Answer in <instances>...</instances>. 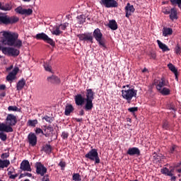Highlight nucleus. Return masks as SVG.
<instances>
[{
	"mask_svg": "<svg viewBox=\"0 0 181 181\" xmlns=\"http://www.w3.org/2000/svg\"><path fill=\"white\" fill-rule=\"evenodd\" d=\"M74 100L76 105L78 106L83 105L86 101V98H84L81 94H77Z\"/></svg>",
	"mask_w": 181,
	"mask_h": 181,
	"instance_id": "obj_22",
	"label": "nucleus"
},
{
	"mask_svg": "<svg viewBox=\"0 0 181 181\" xmlns=\"http://www.w3.org/2000/svg\"><path fill=\"white\" fill-rule=\"evenodd\" d=\"M28 140L31 146H36L37 144V136L35 133L30 132L28 136Z\"/></svg>",
	"mask_w": 181,
	"mask_h": 181,
	"instance_id": "obj_16",
	"label": "nucleus"
},
{
	"mask_svg": "<svg viewBox=\"0 0 181 181\" xmlns=\"http://www.w3.org/2000/svg\"><path fill=\"white\" fill-rule=\"evenodd\" d=\"M180 166H181V161L174 165V168H180Z\"/></svg>",
	"mask_w": 181,
	"mask_h": 181,
	"instance_id": "obj_57",
	"label": "nucleus"
},
{
	"mask_svg": "<svg viewBox=\"0 0 181 181\" xmlns=\"http://www.w3.org/2000/svg\"><path fill=\"white\" fill-rule=\"evenodd\" d=\"M129 112H132V114H135L138 111V107H129L128 108Z\"/></svg>",
	"mask_w": 181,
	"mask_h": 181,
	"instance_id": "obj_47",
	"label": "nucleus"
},
{
	"mask_svg": "<svg viewBox=\"0 0 181 181\" xmlns=\"http://www.w3.org/2000/svg\"><path fill=\"white\" fill-rule=\"evenodd\" d=\"M35 134L36 135H39L40 134H42V135H43V134H45V132L42 129L37 127L35 129Z\"/></svg>",
	"mask_w": 181,
	"mask_h": 181,
	"instance_id": "obj_48",
	"label": "nucleus"
},
{
	"mask_svg": "<svg viewBox=\"0 0 181 181\" xmlns=\"http://www.w3.org/2000/svg\"><path fill=\"white\" fill-rule=\"evenodd\" d=\"M5 95H6V93L5 92H2L1 94H0V97L1 98H4V97H5Z\"/></svg>",
	"mask_w": 181,
	"mask_h": 181,
	"instance_id": "obj_60",
	"label": "nucleus"
},
{
	"mask_svg": "<svg viewBox=\"0 0 181 181\" xmlns=\"http://www.w3.org/2000/svg\"><path fill=\"white\" fill-rule=\"evenodd\" d=\"M32 177V173H21L20 175L19 179H22V177Z\"/></svg>",
	"mask_w": 181,
	"mask_h": 181,
	"instance_id": "obj_46",
	"label": "nucleus"
},
{
	"mask_svg": "<svg viewBox=\"0 0 181 181\" xmlns=\"http://www.w3.org/2000/svg\"><path fill=\"white\" fill-rule=\"evenodd\" d=\"M157 43H158L159 49H160L162 50V52H169L170 50V49H169L168 45H166V44H164L163 42H162L160 40H157Z\"/></svg>",
	"mask_w": 181,
	"mask_h": 181,
	"instance_id": "obj_24",
	"label": "nucleus"
},
{
	"mask_svg": "<svg viewBox=\"0 0 181 181\" xmlns=\"http://www.w3.org/2000/svg\"><path fill=\"white\" fill-rule=\"evenodd\" d=\"M94 100V91L93 89H86V98H85L86 104L83 106L86 111H91L94 108L93 100Z\"/></svg>",
	"mask_w": 181,
	"mask_h": 181,
	"instance_id": "obj_3",
	"label": "nucleus"
},
{
	"mask_svg": "<svg viewBox=\"0 0 181 181\" xmlns=\"http://www.w3.org/2000/svg\"><path fill=\"white\" fill-rule=\"evenodd\" d=\"M79 115L83 116L84 115V110H81V111H79Z\"/></svg>",
	"mask_w": 181,
	"mask_h": 181,
	"instance_id": "obj_63",
	"label": "nucleus"
},
{
	"mask_svg": "<svg viewBox=\"0 0 181 181\" xmlns=\"http://www.w3.org/2000/svg\"><path fill=\"white\" fill-rule=\"evenodd\" d=\"M52 35H55V36H60L62 33H63V31L60 30V26L56 25L53 31H52Z\"/></svg>",
	"mask_w": 181,
	"mask_h": 181,
	"instance_id": "obj_30",
	"label": "nucleus"
},
{
	"mask_svg": "<svg viewBox=\"0 0 181 181\" xmlns=\"http://www.w3.org/2000/svg\"><path fill=\"white\" fill-rule=\"evenodd\" d=\"M161 173L163 175H168V173H169V169H168L167 168L161 169Z\"/></svg>",
	"mask_w": 181,
	"mask_h": 181,
	"instance_id": "obj_53",
	"label": "nucleus"
},
{
	"mask_svg": "<svg viewBox=\"0 0 181 181\" xmlns=\"http://www.w3.org/2000/svg\"><path fill=\"white\" fill-rule=\"evenodd\" d=\"M72 180L81 181V175L79 173H74L72 175Z\"/></svg>",
	"mask_w": 181,
	"mask_h": 181,
	"instance_id": "obj_39",
	"label": "nucleus"
},
{
	"mask_svg": "<svg viewBox=\"0 0 181 181\" xmlns=\"http://www.w3.org/2000/svg\"><path fill=\"white\" fill-rule=\"evenodd\" d=\"M125 12H126V18H129L134 12H135V8H134L133 5L128 3L125 7Z\"/></svg>",
	"mask_w": 181,
	"mask_h": 181,
	"instance_id": "obj_20",
	"label": "nucleus"
},
{
	"mask_svg": "<svg viewBox=\"0 0 181 181\" xmlns=\"http://www.w3.org/2000/svg\"><path fill=\"white\" fill-rule=\"evenodd\" d=\"M13 69V65H11L8 68H7L6 70H7V71H11V70Z\"/></svg>",
	"mask_w": 181,
	"mask_h": 181,
	"instance_id": "obj_62",
	"label": "nucleus"
},
{
	"mask_svg": "<svg viewBox=\"0 0 181 181\" xmlns=\"http://www.w3.org/2000/svg\"><path fill=\"white\" fill-rule=\"evenodd\" d=\"M19 72V68L18 67H15L13 71L10 73H12L13 75H14L15 76H16V75L18 74V73Z\"/></svg>",
	"mask_w": 181,
	"mask_h": 181,
	"instance_id": "obj_50",
	"label": "nucleus"
},
{
	"mask_svg": "<svg viewBox=\"0 0 181 181\" xmlns=\"http://www.w3.org/2000/svg\"><path fill=\"white\" fill-rule=\"evenodd\" d=\"M35 39L37 40H43L46 43H48V45H50V46L54 47L56 45V42L53 40V39L49 37L45 33H38L35 35Z\"/></svg>",
	"mask_w": 181,
	"mask_h": 181,
	"instance_id": "obj_10",
	"label": "nucleus"
},
{
	"mask_svg": "<svg viewBox=\"0 0 181 181\" xmlns=\"http://www.w3.org/2000/svg\"><path fill=\"white\" fill-rule=\"evenodd\" d=\"M77 19L79 25H83V23H86V16L83 14L78 16Z\"/></svg>",
	"mask_w": 181,
	"mask_h": 181,
	"instance_id": "obj_34",
	"label": "nucleus"
},
{
	"mask_svg": "<svg viewBox=\"0 0 181 181\" xmlns=\"http://www.w3.org/2000/svg\"><path fill=\"white\" fill-rule=\"evenodd\" d=\"M100 4L105 8H118V2L115 0H100Z\"/></svg>",
	"mask_w": 181,
	"mask_h": 181,
	"instance_id": "obj_12",
	"label": "nucleus"
},
{
	"mask_svg": "<svg viewBox=\"0 0 181 181\" xmlns=\"http://www.w3.org/2000/svg\"><path fill=\"white\" fill-rule=\"evenodd\" d=\"M75 121H76V122H83V118H81V119L75 118Z\"/></svg>",
	"mask_w": 181,
	"mask_h": 181,
	"instance_id": "obj_61",
	"label": "nucleus"
},
{
	"mask_svg": "<svg viewBox=\"0 0 181 181\" xmlns=\"http://www.w3.org/2000/svg\"><path fill=\"white\" fill-rule=\"evenodd\" d=\"M173 6H177L181 9V0H169Z\"/></svg>",
	"mask_w": 181,
	"mask_h": 181,
	"instance_id": "obj_33",
	"label": "nucleus"
},
{
	"mask_svg": "<svg viewBox=\"0 0 181 181\" xmlns=\"http://www.w3.org/2000/svg\"><path fill=\"white\" fill-rule=\"evenodd\" d=\"M158 91L163 95H169V94H170V90L168 88H163V89H160V90Z\"/></svg>",
	"mask_w": 181,
	"mask_h": 181,
	"instance_id": "obj_36",
	"label": "nucleus"
},
{
	"mask_svg": "<svg viewBox=\"0 0 181 181\" xmlns=\"http://www.w3.org/2000/svg\"><path fill=\"white\" fill-rule=\"evenodd\" d=\"M169 86V81H166L165 79V77L161 78V81H159L158 84L156 85V88L158 91H160L162 90V87L168 86Z\"/></svg>",
	"mask_w": 181,
	"mask_h": 181,
	"instance_id": "obj_21",
	"label": "nucleus"
},
{
	"mask_svg": "<svg viewBox=\"0 0 181 181\" xmlns=\"http://www.w3.org/2000/svg\"><path fill=\"white\" fill-rule=\"evenodd\" d=\"M18 174H16V175H11L9 176V179H16V177H18Z\"/></svg>",
	"mask_w": 181,
	"mask_h": 181,
	"instance_id": "obj_56",
	"label": "nucleus"
},
{
	"mask_svg": "<svg viewBox=\"0 0 181 181\" xmlns=\"http://www.w3.org/2000/svg\"><path fill=\"white\" fill-rule=\"evenodd\" d=\"M107 26L112 30H117V29H118V23H117V21H115V20H110Z\"/></svg>",
	"mask_w": 181,
	"mask_h": 181,
	"instance_id": "obj_26",
	"label": "nucleus"
},
{
	"mask_svg": "<svg viewBox=\"0 0 181 181\" xmlns=\"http://www.w3.org/2000/svg\"><path fill=\"white\" fill-rule=\"evenodd\" d=\"M11 165V161L9 160H1L0 159V168L4 169V168H8Z\"/></svg>",
	"mask_w": 181,
	"mask_h": 181,
	"instance_id": "obj_31",
	"label": "nucleus"
},
{
	"mask_svg": "<svg viewBox=\"0 0 181 181\" xmlns=\"http://www.w3.org/2000/svg\"><path fill=\"white\" fill-rule=\"evenodd\" d=\"M58 26H59V29L61 28L62 30H66V29H67V26H69V23H64L59 25Z\"/></svg>",
	"mask_w": 181,
	"mask_h": 181,
	"instance_id": "obj_44",
	"label": "nucleus"
},
{
	"mask_svg": "<svg viewBox=\"0 0 181 181\" xmlns=\"http://www.w3.org/2000/svg\"><path fill=\"white\" fill-rule=\"evenodd\" d=\"M168 67L169 70H170V71H173L174 74H176V73L177 72V69H176V66H175L172 63L168 64Z\"/></svg>",
	"mask_w": 181,
	"mask_h": 181,
	"instance_id": "obj_37",
	"label": "nucleus"
},
{
	"mask_svg": "<svg viewBox=\"0 0 181 181\" xmlns=\"http://www.w3.org/2000/svg\"><path fill=\"white\" fill-rule=\"evenodd\" d=\"M167 176H173V173H172V171L169 170Z\"/></svg>",
	"mask_w": 181,
	"mask_h": 181,
	"instance_id": "obj_64",
	"label": "nucleus"
},
{
	"mask_svg": "<svg viewBox=\"0 0 181 181\" xmlns=\"http://www.w3.org/2000/svg\"><path fill=\"white\" fill-rule=\"evenodd\" d=\"M175 74V80H176V81H179V77H178L179 73H178V72H176V74Z\"/></svg>",
	"mask_w": 181,
	"mask_h": 181,
	"instance_id": "obj_59",
	"label": "nucleus"
},
{
	"mask_svg": "<svg viewBox=\"0 0 181 181\" xmlns=\"http://www.w3.org/2000/svg\"><path fill=\"white\" fill-rule=\"evenodd\" d=\"M1 159H6V158H9V153H4L1 156Z\"/></svg>",
	"mask_w": 181,
	"mask_h": 181,
	"instance_id": "obj_54",
	"label": "nucleus"
},
{
	"mask_svg": "<svg viewBox=\"0 0 181 181\" xmlns=\"http://www.w3.org/2000/svg\"><path fill=\"white\" fill-rule=\"evenodd\" d=\"M170 13V19L172 21L177 20V10L176 8H172L170 11L168 12Z\"/></svg>",
	"mask_w": 181,
	"mask_h": 181,
	"instance_id": "obj_23",
	"label": "nucleus"
},
{
	"mask_svg": "<svg viewBox=\"0 0 181 181\" xmlns=\"http://www.w3.org/2000/svg\"><path fill=\"white\" fill-rule=\"evenodd\" d=\"M16 76L13 75L12 73H9L8 75L6 76L7 81H13V80H15Z\"/></svg>",
	"mask_w": 181,
	"mask_h": 181,
	"instance_id": "obj_42",
	"label": "nucleus"
},
{
	"mask_svg": "<svg viewBox=\"0 0 181 181\" xmlns=\"http://www.w3.org/2000/svg\"><path fill=\"white\" fill-rule=\"evenodd\" d=\"M42 151H44L45 153H52V146H50V144H46L43 146Z\"/></svg>",
	"mask_w": 181,
	"mask_h": 181,
	"instance_id": "obj_35",
	"label": "nucleus"
},
{
	"mask_svg": "<svg viewBox=\"0 0 181 181\" xmlns=\"http://www.w3.org/2000/svg\"><path fill=\"white\" fill-rule=\"evenodd\" d=\"M0 139H1V141H6V139H8V136H6V134L4 133V132H1L0 133Z\"/></svg>",
	"mask_w": 181,
	"mask_h": 181,
	"instance_id": "obj_45",
	"label": "nucleus"
},
{
	"mask_svg": "<svg viewBox=\"0 0 181 181\" xmlns=\"http://www.w3.org/2000/svg\"><path fill=\"white\" fill-rule=\"evenodd\" d=\"M25 84H26V81H25V78L20 80L16 85L17 91H21V90H23L25 87Z\"/></svg>",
	"mask_w": 181,
	"mask_h": 181,
	"instance_id": "obj_27",
	"label": "nucleus"
},
{
	"mask_svg": "<svg viewBox=\"0 0 181 181\" xmlns=\"http://www.w3.org/2000/svg\"><path fill=\"white\" fill-rule=\"evenodd\" d=\"M8 111H18V107H16V106H8Z\"/></svg>",
	"mask_w": 181,
	"mask_h": 181,
	"instance_id": "obj_51",
	"label": "nucleus"
},
{
	"mask_svg": "<svg viewBox=\"0 0 181 181\" xmlns=\"http://www.w3.org/2000/svg\"><path fill=\"white\" fill-rule=\"evenodd\" d=\"M37 124H39V122H37V119H29L27 122V125L28 127H32L33 128H35V127H36V125H37Z\"/></svg>",
	"mask_w": 181,
	"mask_h": 181,
	"instance_id": "obj_32",
	"label": "nucleus"
},
{
	"mask_svg": "<svg viewBox=\"0 0 181 181\" xmlns=\"http://www.w3.org/2000/svg\"><path fill=\"white\" fill-rule=\"evenodd\" d=\"M173 33V30H172V28L166 27H164L163 28V36H164L165 37H166V36H170V35H172Z\"/></svg>",
	"mask_w": 181,
	"mask_h": 181,
	"instance_id": "obj_28",
	"label": "nucleus"
},
{
	"mask_svg": "<svg viewBox=\"0 0 181 181\" xmlns=\"http://www.w3.org/2000/svg\"><path fill=\"white\" fill-rule=\"evenodd\" d=\"M20 169H21V170H24V172H32L29 160H23L21 163Z\"/></svg>",
	"mask_w": 181,
	"mask_h": 181,
	"instance_id": "obj_17",
	"label": "nucleus"
},
{
	"mask_svg": "<svg viewBox=\"0 0 181 181\" xmlns=\"http://www.w3.org/2000/svg\"><path fill=\"white\" fill-rule=\"evenodd\" d=\"M6 124L5 123H0V131L3 132H13V128L18 123L16 116L13 114H8L6 119Z\"/></svg>",
	"mask_w": 181,
	"mask_h": 181,
	"instance_id": "obj_2",
	"label": "nucleus"
},
{
	"mask_svg": "<svg viewBox=\"0 0 181 181\" xmlns=\"http://www.w3.org/2000/svg\"><path fill=\"white\" fill-rule=\"evenodd\" d=\"M77 37H78L79 40L82 42H90V43H93V35L90 33L78 34Z\"/></svg>",
	"mask_w": 181,
	"mask_h": 181,
	"instance_id": "obj_13",
	"label": "nucleus"
},
{
	"mask_svg": "<svg viewBox=\"0 0 181 181\" xmlns=\"http://www.w3.org/2000/svg\"><path fill=\"white\" fill-rule=\"evenodd\" d=\"M138 90L134 88H129V89H124L122 90V97L124 100H126L128 104H131L132 98H136Z\"/></svg>",
	"mask_w": 181,
	"mask_h": 181,
	"instance_id": "obj_5",
	"label": "nucleus"
},
{
	"mask_svg": "<svg viewBox=\"0 0 181 181\" xmlns=\"http://www.w3.org/2000/svg\"><path fill=\"white\" fill-rule=\"evenodd\" d=\"M15 12L16 13H19L20 15H25L26 16H29L33 13V10L32 8H23L22 6H18L15 9Z\"/></svg>",
	"mask_w": 181,
	"mask_h": 181,
	"instance_id": "obj_14",
	"label": "nucleus"
},
{
	"mask_svg": "<svg viewBox=\"0 0 181 181\" xmlns=\"http://www.w3.org/2000/svg\"><path fill=\"white\" fill-rule=\"evenodd\" d=\"M35 168H36V173L37 175H40L42 176V181L47 180L49 179V175H45V173H47V168L45 167L42 163H36L35 164Z\"/></svg>",
	"mask_w": 181,
	"mask_h": 181,
	"instance_id": "obj_7",
	"label": "nucleus"
},
{
	"mask_svg": "<svg viewBox=\"0 0 181 181\" xmlns=\"http://www.w3.org/2000/svg\"><path fill=\"white\" fill-rule=\"evenodd\" d=\"M127 155H129V156H141V150L137 147L129 148Z\"/></svg>",
	"mask_w": 181,
	"mask_h": 181,
	"instance_id": "obj_15",
	"label": "nucleus"
},
{
	"mask_svg": "<svg viewBox=\"0 0 181 181\" xmlns=\"http://www.w3.org/2000/svg\"><path fill=\"white\" fill-rule=\"evenodd\" d=\"M0 10L5 11H11L12 6L10 4H4L2 2H0Z\"/></svg>",
	"mask_w": 181,
	"mask_h": 181,
	"instance_id": "obj_25",
	"label": "nucleus"
},
{
	"mask_svg": "<svg viewBox=\"0 0 181 181\" xmlns=\"http://www.w3.org/2000/svg\"><path fill=\"white\" fill-rule=\"evenodd\" d=\"M17 22H19V18L17 16H9L6 13H0V25H13Z\"/></svg>",
	"mask_w": 181,
	"mask_h": 181,
	"instance_id": "obj_4",
	"label": "nucleus"
},
{
	"mask_svg": "<svg viewBox=\"0 0 181 181\" xmlns=\"http://www.w3.org/2000/svg\"><path fill=\"white\" fill-rule=\"evenodd\" d=\"M74 111V107H73L72 105H67L65 107V112H64V115H66L69 117L71 112Z\"/></svg>",
	"mask_w": 181,
	"mask_h": 181,
	"instance_id": "obj_29",
	"label": "nucleus"
},
{
	"mask_svg": "<svg viewBox=\"0 0 181 181\" xmlns=\"http://www.w3.org/2000/svg\"><path fill=\"white\" fill-rule=\"evenodd\" d=\"M43 131V135H45L46 138H49L50 135H53V132H54V129H53V127H52V125L49 124L48 126H44Z\"/></svg>",
	"mask_w": 181,
	"mask_h": 181,
	"instance_id": "obj_19",
	"label": "nucleus"
},
{
	"mask_svg": "<svg viewBox=\"0 0 181 181\" xmlns=\"http://www.w3.org/2000/svg\"><path fill=\"white\" fill-rule=\"evenodd\" d=\"M59 166H60L62 168V170H64V168H66V162L64 161H61L59 163Z\"/></svg>",
	"mask_w": 181,
	"mask_h": 181,
	"instance_id": "obj_52",
	"label": "nucleus"
},
{
	"mask_svg": "<svg viewBox=\"0 0 181 181\" xmlns=\"http://www.w3.org/2000/svg\"><path fill=\"white\" fill-rule=\"evenodd\" d=\"M85 158L95 162V165L100 163V156H98V151L95 148L91 149L88 153L85 155Z\"/></svg>",
	"mask_w": 181,
	"mask_h": 181,
	"instance_id": "obj_8",
	"label": "nucleus"
},
{
	"mask_svg": "<svg viewBox=\"0 0 181 181\" xmlns=\"http://www.w3.org/2000/svg\"><path fill=\"white\" fill-rule=\"evenodd\" d=\"M43 67L45 70V71H49V73H52V66L49 64L47 62H44Z\"/></svg>",
	"mask_w": 181,
	"mask_h": 181,
	"instance_id": "obj_40",
	"label": "nucleus"
},
{
	"mask_svg": "<svg viewBox=\"0 0 181 181\" xmlns=\"http://www.w3.org/2000/svg\"><path fill=\"white\" fill-rule=\"evenodd\" d=\"M42 119H45V121L47 122H48L49 124H52V122H53V121H54V117H49L47 115H45Z\"/></svg>",
	"mask_w": 181,
	"mask_h": 181,
	"instance_id": "obj_41",
	"label": "nucleus"
},
{
	"mask_svg": "<svg viewBox=\"0 0 181 181\" xmlns=\"http://www.w3.org/2000/svg\"><path fill=\"white\" fill-rule=\"evenodd\" d=\"M175 54H177V56H180V54H181V46H180V44L177 43L175 45Z\"/></svg>",
	"mask_w": 181,
	"mask_h": 181,
	"instance_id": "obj_38",
	"label": "nucleus"
},
{
	"mask_svg": "<svg viewBox=\"0 0 181 181\" xmlns=\"http://www.w3.org/2000/svg\"><path fill=\"white\" fill-rule=\"evenodd\" d=\"M162 127H163V129H166V130L169 129V128H170L169 122H168V120H164L163 122Z\"/></svg>",
	"mask_w": 181,
	"mask_h": 181,
	"instance_id": "obj_43",
	"label": "nucleus"
},
{
	"mask_svg": "<svg viewBox=\"0 0 181 181\" xmlns=\"http://www.w3.org/2000/svg\"><path fill=\"white\" fill-rule=\"evenodd\" d=\"M47 81H48V83H50L51 84H55L57 86L62 83L60 78H59L56 75H52L51 76H48L47 78Z\"/></svg>",
	"mask_w": 181,
	"mask_h": 181,
	"instance_id": "obj_18",
	"label": "nucleus"
},
{
	"mask_svg": "<svg viewBox=\"0 0 181 181\" xmlns=\"http://www.w3.org/2000/svg\"><path fill=\"white\" fill-rule=\"evenodd\" d=\"M93 36L95 39L96 42H98L100 47H103V50H105V49H107V45H105L107 41L103 37V33H101V30H100V28L95 29Z\"/></svg>",
	"mask_w": 181,
	"mask_h": 181,
	"instance_id": "obj_6",
	"label": "nucleus"
},
{
	"mask_svg": "<svg viewBox=\"0 0 181 181\" xmlns=\"http://www.w3.org/2000/svg\"><path fill=\"white\" fill-rule=\"evenodd\" d=\"M0 50L2 51V53L4 54H6V56H13L14 57H16V56H19L21 52L13 47H2V45H0Z\"/></svg>",
	"mask_w": 181,
	"mask_h": 181,
	"instance_id": "obj_9",
	"label": "nucleus"
},
{
	"mask_svg": "<svg viewBox=\"0 0 181 181\" xmlns=\"http://www.w3.org/2000/svg\"><path fill=\"white\" fill-rule=\"evenodd\" d=\"M0 90H6V85H0Z\"/></svg>",
	"mask_w": 181,
	"mask_h": 181,
	"instance_id": "obj_58",
	"label": "nucleus"
},
{
	"mask_svg": "<svg viewBox=\"0 0 181 181\" xmlns=\"http://www.w3.org/2000/svg\"><path fill=\"white\" fill-rule=\"evenodd\" d=\"M62 139H67L69 138V132H63L61 135Z\"/></svg>",
	"mask_w": 181,
	"mask_h": 181,
	"instance_id": "obj_49",
	"label": "nucleus"
},
{
	"mask_svg": "<svg viewBox=\"0 0 181 181\" xmlns=\"http://www.w3.org/2000/svg\"><path fill=\"white\" fill-rule=\"evenodd\" d=\"M18 37L19 34L17 33L4 31L3 33V37H1L0 42L3 45H5V46H13L14 47H17V49H21L23 44Z\"/></svg>",
	"mask_w": 181,
	"mask_h": 181,
	"instance_id": "obj_1",
	"label": "nucleus"
},
{
	"mask_svg": "<svg viewBox=\"0 0 181 181\" xmlns=\"http://www.w3.org/2000/svg\"><path fill=\"white\" fill-rule=\"evenodd\" d=\"M150 57H151V59H153L155 60V59H156V54L155 52H151Z\"/></svg>",
	"mask_w": 181,
	"mask_h": 181,
	"instance_id": "obj_55",
	"label": "nucleus"
},
{
	"mask_svg": "<svg viewBox=\"0 0 181 181\" xmlns=\"http://www.w3.org/2000/svg\"><path fill=\"white\" fill-rule=\"evenodd\" d=\"M181 152V147L176 145V144H173L169 147L168 149V153L171 156H179V153Z\"/></svg>",
	"mask_w": 181,
	"mask_h": 181,
	"instance_id": "obj_11",
	"label": "nucleus"
}]
</instances>
